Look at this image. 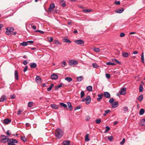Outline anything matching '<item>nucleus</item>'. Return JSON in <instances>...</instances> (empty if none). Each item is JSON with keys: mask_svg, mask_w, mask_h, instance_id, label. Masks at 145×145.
Masks as SVG:
<instances>
[{"mask_svg": "<svg viewBox=\"0 0 145 145\" xmlns=\"http://www.w3.org/2000/svg\"><path fill=\"white\" fill-rule=\"evenodd\" d=\"M63 135V132L60 128L57 129L55 131V136L57 139L61 138Z\"/></svg>", "mask_w": 145, "mask_h": 145, "instance_id": "nucleus-1", "label": "nucleus"}, {"mask_svg": "<svg viewBox=\"0 0 145 145\" xmlns=\"http://www.w3.org/2000/svg\"><path fill=\"white\" fill-rule=\"evenodd\" d=\"M1 137H2V139L1 140V142L2 143L8 142L9 138H8V136H7L3 135H1Z\"/></svg>", "mask_w": 145, "mask_h": 145, "instance_id": "nucleus-2", "label": "nucleus"}, {"mask_svg": "<svg viewBox=\"0 0 145 145\" xmlns=\"http://www.w3.org/2000/svg\"><path fill=\"white\" fill-rule=\"evenodd\" d=\"M6 29L7 30L6 33L7 35H9L11 34V32L14 30V28L12 27L7 28Z\"/></svg>", "mask_w": 145, "mask_h": 145, "instance_id": "nucleus-3", "label": "nucleus"}, {"mask_svg": "<svg viewBox=\"0 0 145 145\" xmlns=\"http://www.w3.org/2000/svg\"><path fill=\"white\" fill-rule=\"evenodd\" d=\"M78 64V61L76 60H71L69 61V65L70 66L77 65Z\"/></svg>", "mask_w": 145, "mask_h": 145, "instance_id": "nucleus-4", "label": "nucleus"}, {"mask_svg": "<svg viewBox=\"0 0 145 145\" xmlns=\"http://www.w3.org/2000/svg\"><path fill=\"white\" fill-rule=\"evenodd\" d=\"M86 103L87 105L89 104L91 101V97L89 95L87 96L86 97Z\"/></svg>", "mask_w": 145, "mask_h": 145, "instance_id": "nucleus-5", "label": "nucleus"}, {"mask_svg": "<svg viewBox=\"0 0 145 145\" xmlns=\"http://www.w3.org/2000/svg\"><path fill=\"white\" fill-rule=\"evenodd\" d=\"M126 88H122L121 90L120 91V93L121 95H124L126 93Z\"/></svg>", "mask_w": 145, "mask_h": 145, "instance_id": "nucleus-6", "label": "nucleus"}, {"mask_svg": "<svg viewBox=\"0 0 145 145\" xmlns=\"http://www.w3.org/2000/svg\"><path fill=\"white\" fill-rule=\"evenodd\" d=\"M55 7V5L54 3H51L50 4L49 7L48 9V11L49 12H51L52 10Z\"/></svg>", "mask_w": 145, "mask_h": 145, "instance_id": "nucleus-7", "label": "nucleus"}, {"mask_svg": "<svg viewBox=\"0 0 145 145\" xmlns=\"http://www.w3.org/2000/svg\"><path fill=\"white\" fill-rule=\"evenodd\" d=\"M74 42L76 44H83L84 43V41L81 39H79L75 40L74 41Z\"/></svg>", "mask_w": 145, "mask_h": 145, "instance_id": "nucleus-8", "label": "nucleus"}, {"mask_svg": "<svg viewBox=\"0 0 145 145\" xmlns=\"http://www.w3.org/2000/svg\"><path fill=\"white\" fill-rule=\"evenodd\" d=\"M104 95L105 97L107 98H109L110 97V94L108 92H105L104 93Z\"/></svg>", "mask_w": 145, "mask_h": 145, "instance_id": "nucleus-9", "label": "nucleus"}, {"mask_svg": "<svg viewBox=\"0 0 145 145\" xmlns=\"http://www.w3.org/2000/svg\"><path fill=\"white\" fill-rule=\"evenodd\" d=\"M103 93H101L99 94L98 95V98L97 99V100L99 101H101V100L102 99L103 97Z\"/></svg>", "mask_w": 145, "mask_h": 145, "instance_id": "nucleus-10", "label": "nucleus"}, {"mask_svg": "<svg viewBox=\"0 0 145 145\" xmlns=\"http://www.w3.org/2000/svg\"><path fill=\"white\" fill-rule=\"evenodd\" d=\"M7 99L6 96L5 95H3L0 98V101L1 102H3L4 101L6 100Z\"/></svg>", "mask_w": 145, "mask_h": 145, "instance_id": "nucleus-11", "label": "nucleus"}, {"mask_svg": "<svg viewBox=\"0 0 145 145\" xmlns=\"http://www.w3.org/2000/svg\"><path fill=\"white\" fill-rule=\"evenodd\" d=\"M58 76L56 74H54L51 75V78L53 80H56L58 78Z\"/></svg>", "mask_w": 145, "mask_h": 145, "instance_id": "nucleus-12", "label": "nucleus"}, {"mask_svg": "<svg viewBox=\"0 0 145 145\" xmlns=\"http://www.w3.org/2000/svg\"><path fill=\"white\" fill-rule=\"evenodd\" d=\"M118 102L117 101L114 102L112 104V107L113 108H115L117 107L118 106Z\"/></svg>", "mask_w": 145, "mask_h": 145, "instance_id": "nucleus-13", "label": "nucleus"}, {"mask_svg": "<svg viewBox=\"0 0 145 145\" xmlns=\"http://www.w3.org/2000/svg\"><path fill=\"white\" fill-rule=\"evenodd\" d=\"M30 66L31 68H34L37 67V65L36 63L33 62L31 63Z\"/></svg>", "mask_w": 145, "mask_h": 145, "instance_id": "nucleus-14", "label": "nucleus"}, {"mask_svg": "<svg viewBox=\"0 0 145 145\" xmlns=\"http://www.w3.org/2000/svg\"><path fill=\"white\" fill-rule=\"evenodd\" d=\"M11 120L8 119H5L4 120V123L6 124H8L11 122Z\"/></svg>", "mask_w": 145, "mask_h": 145, "instance_id": "nucleus-15", "label": "nucleus"}, {"mask_svg": "<svg viewBox=\"0 0 145 145\" xmlns=\"http://www.w3.org/2000/svg\"><path fill=\"white\" fill-rule=\"evenodd\" d=\"M15 78L17 80H18V71L17 70H15L14 72Z\"/></svg>", "mask_w": 145, "mask_h": 145, "instance_id": "nucleus-16", "label": "nucleus"}, {"mask_svg": "<svg viewBox=\"0 0 145 145\" xmlns=\"http://www.w3.org/2000/svg\"><path fill=\"white\" fill-rule=\"evenodd\" d=\"M70 143L69 140H64L63 142V145H69Z\"/></svg>", "mask_w": 145, "mask_h": 145, "instance_id": "nucleus-17", "label": "nucleus"}, {"mask_svg": "<svg viewBox=\"0 0 145 145\" xmlns=\"http://www.w3.org/2000/svg\"><path fill=\"white\" fill-rule=\"evenodd\" d=\"M67 104L68 106V108L69 109V110L70 111L72 110V108L71 106V103L70 102H67Z\"/></svg>", "mask_w": 145, "mask_h": 145, "instance_id": "nucleus-18", "label": "nucleus"}, {"mask_svg": "<svg viewBox=\"0 0 145 145\" xmlns=\"http://www.w3.org/2000/svg\"><path fill=\"white\" fill-rule=\"evenodd\" d=\"M124 11V9L123 8H121V9H119L115 11V12L119 13H122Z\"/></svg>", "mask_w": 145, "mask_h": 145, "instance_id": "nucleus-19", "label": "nucleus"}, {"mask_svg": "<svg viewBox=\"0 0 145 145\" xmlns=\"http://www.w3.org/2000/svg\"><path fill=\"white\" fill-rule=\"evenodd\" d=\"M88 134H87L85 137V141L88 142L89 141V138Z\"/></svg>", "mask_w": 145, "mask_h": 145, "instance_id": "nucleus-20", "label": "nucleus"}, {"mask_svg": "<svg viewBox=\"0 0 145 145\" xmlns=\"http://www.w3.org/2000/svg\"><path fill=\"white\" fill-rule=\"evenodd\" d=\"M54 84H52L50 85V86L47 88V91H49L52 89V88L54 87Z\"/></svg>", "mask_w": 145, "mask_h": 145, "instance_id": "nucleus-21", "label": "nucleus"}, {"mask_svg": "<svg viewBox=\"0 0 145 145\" xmlns=\"http://www.w3.org/2000/svg\"><path fill=\"white\" fill-rule=\"evenodd\" d=\"M140 125L145 126V119H143L140 121Z\"/></svg>", "mask_w": 145, "mask_h": 145, "instance_id": "nucleus-22", "label": "nucleus"}, {"mask_svg": "<svg viewBox=\"0 0 145 145\" xmlns=\"http://www.w3.org/2000/svg\"><path fill=\"white\" fill-rule=\"evenodd\" d=\"M52 107L54 109H56L58 108V106L57 105L55 104H52L51 105Z\"/></svg>", "mask_w": 145, "mask_h": 145, "instance_id": "nucleus-23", "label": "nucleus"}, {"mask_svg": "<svg viewBox=\"0 0 145 145\" xmlns=\"http://www.w3.org/2000/svg\"><path fill=\"white\" fill-rule=\"evenodd\" d=\"M63 84L62 83L60 84L59 85L55 87V90H57L59 89V88L62 86Z\"/></svg>", "mask_w": 145, "mask_h": 145, "instance_id": "nucleus-24", "label": "nucleus"}, {"mask_svg": "<svg viewBox=\"0 0 145 145\" xmlns=\"http://www.w3.org/2000/svg\"><path fill=\"white\" fill-rule=\"evenodd\" d=\"M41 80V79L40 77L39 76H37L36 77L35 80L37 82H38L40 81Z\"/></svg>", "mask_w": 145, "mask_h": 145, "instance_id": "nucleus-25", "label": "nucleus"}, {"mask_svg": "<svg viewBox=\"0 0 145 145\" xmlns=\"http://www.w3.org/2000/svg\"><path fill=\"white\" fill-rule=\"evenodd\" d=\"M129 54L126 52H123L122 53V55L124 57H128Z\"/></svg>", "mask_w": 145, "mask_h": 145, "instance_id": "nucleus-26", "label": "nucleus"}, {"mask_svg": "<svg viewBox=\"0 0 145 145\" xmlns=\"http://www.w3.org/2000/svg\"><path fill=\"white\" fill-rule=\"evenodd\" d=\"M87 90L89 91H91L92 90V87L91 86H89L86 87Z\"/></svg>", "mask_w": 145, "mask_h": 145, "instance_id": "nucleus-27", "label": "nucleus"}, {"mask_svg": "<svg viewBox=\"0 0 145 145\" xmlns=\"http://www.w3.org/2000/svg\"><path fill=\"white\" fill-rule=\"evenodd\" d=\"M65 80L68 82H70L72 80V79L70 77H67L65 78Z\"/></svg>", "mask_w": 145, "mask_h": 145, "instance_id": "nucleus-28", "label": "nucleus"}, {"mask_svg": "<svg viewBox=\"0 0 145 145\" xmlns=\"http://www.w3.org/2000/svg\"><path fill=\"white\" fill-rule=\"evenodd\" d=\"M144 112V110L143 108H141L140 109L139 111V114L140 115H143Z\"/></svg>", "mask_w": 145, "mask_h": 145, "instance_id": "nucleus-29", "label": "nucleus"}, {"mask_svg": "<svg viewBox=\"0 0 145 145\" xmlns=\"http://www.w3.org/2000/svg\"><path fill=\"white\" fill-rule=\"evenodd\" d=\"M27 42H23L22 43H21L20 44V46H27Z\"/></svg>", "mask_w": 145, "mask_h": 145, "instance_id": "nucleus-30", "label": "nucleus"}, {"mask_svg": "<svg viewBox=\"0 0 145 145\" xmlns=\"http://www.w3.org/2000/svg\"><path fill=\"white\" fill-rule=\"evenodd\" d=\"M143 95H141L138 97L137 99L140 101H142L143 99Z\"/></svg>", "mask_w": 145, "mask_h": 145, "instance_id": "nucleus-31", "label": "nucleus"}, {"mask_svg": "<svg viewBox=\"0 0 145 145\" xmlns=\"http://www.w3.org/2000/svg\"><path fill=\"white\" fill-rule=\"evenodd\" d=\"M141 61L143 63H144V55L143 52L142 53L141 56Z\"/></svg>", "mask_w": 145, "mask_h": 145, "instance_id": "nucleus-32", "label": "nucleus"}, {"mask_svg": "<svg viewBox=\"0 0 145 145\" xmlns=\"http://www.w3.org/2000/svg\"><path fill=\"white\" fill-rule=\"evenodd\" d=\"M60 105L61 106L63 107L64 108H66L67 107V105L66 104L62 103H60Z\"/></svg>", "mask_w": 145, "mask_h": 145, "instance_id": "nucleus-33", "label": "nucleus"}, {"mask_svg": "<svg viewBox=\"0 0 145 145\" xmlns=\"http://www.w3.org/2000/svg\"><path fill=\"white\" fill-rule=\"evenodd\" d=\"M63 40V41L64 42L68 43H70L71 42V41H70L67 38L64 39Z\"/></svg>", "mask_w": 145, "mask_h": 145, "instance_id": "nucleus-34", "label": "nucleus"}, {"mask_svg": "<svg viewBox=\"0 0 145 145\" xmlns=\"http://www.w3.org/2000/svg\"><path fill=\"white\" fill-rule=\"evenodd\" d=\"M83 78L82 76H80L77 78V81L78 82H80L82 81Z\"/></svg>", "mask_w": 145, "mask_h": 145, "instance_id": "nucleus-35", "label": "nucleus"}, {"mask_svg": "<svg viewBox=\"0 0 145 145\" xmlns=\"http://www.w3.org/2000/svg\"><path fill=\"white\" fill-rule=\"evenodd\" d=\"M21 139L24 142H26L27 141V138L25 137H23L21 136Z\"/></svg>", "mask_w": 145, "mask_h": 145, "instance_id": "nucleus-36", "label": "nucleus"}, {"mask_svg": "<svg viewBox=\"0 0 145 145\" xmlns=\"http://www.w3.org/2000/svg\"><path fill=\"white\" fill-rule=\"evenodd\" d=\"M106 64L108 65H116V63L109 61L106 63Z\"/></svg>", "mask_w": 145, "mask_h": 145, "instance_id": "nucleus-37", "label": "nucleus"}, {"mask_svg": "<svg viewBox=\"0 0 145 145\" xmlns=\"http://www.w3.org/2000/svg\"><path fill=\"white\" fill-rule=\"evenodd\" d=\"M123 111L125 112V113L128 110V108L127 106H125L123 108Z\"/></svg>", "mask_w": 145, "mask_h": 145, "instance_id": "nucleus-38", "label": "nucleus"}, {"mask_svg": "<svg viewBox=\"0 0 145 145\" xmlns=\"http://www.w3.org/2000/svg\"><path fill=\"white\" fill-rule=\"evenodd\" d=\"M92 11V10L91 9L88 10L87 9L84 10H82V11L83 12H90Z\"/></svg>", "mask_w": 145, "mask_h": 145, "instance_id": "nucleus-39", "label": "nucleus"}, {"mask_svg": "<svg viewBox=\"0 0 145 145\" xmlns=\"http://www.w3.org/2000/svg\"><path fill=\"white\" fill-rule=\"evenodd\" d=\"M110 129V128L108 126H106V130H105L104 133H106Z\"/></svg>", "mask_w": 145, "mask_h": 145, "instance_id": "nucleus-40", "label": "nucleus"}, {"mask_svg": "<svg viewBox=\"0 0 145 145\" xmlns=\"http://www.w3.org/2000/svg\"><path fill=\"white\" fill-rule=\"evenodd\" d=\"M33 102H29L28 103V106L30 107H31L33 105Z\"/></svg>", "mask_w": 145, "mask_h": 145, "instance_id": "nucleus-41", "label": "nucleus"}, {"mask_svg": "<svg viewBox=\"0 0 145 145\" xmlns=\"http://www.w3.org/2000/svg\"><path fill=\"white\" fill-rule=\"evenodd\" d=\"M93 50L94 52H98L100 51V49L99 48H93Z\"/></svg>", "mask_w": 145, "mask_h": 145, "instance_id": "nucleus-42", "label": "nucleus"}, {"mask_svg": "<svg viewBox=\"0 0 145 145\" xmlns=\"http://www.w3.org/2000/svg\"><path fill=\"white\" fill-rule=\"evenodd\" d=\"M80 95H81V96H80L81 98H82L84 96V91H82L81 92Z\"/></svg>", "mask_w": 145, "mask_h": 145, "instance_id": "nucleus-43", "label": "nucleus"}, {"mask_svg": "<svg viewBox=\"0 0 145 145\" xmlns=\"http://www.w3.org/2000/svg\"><path fill=\"white\" fill-rule=\"evenodd\" d=\"M92 66L94 68H97L99 67L98 65L96 63H93L92 64Z\"/></svg>", "mask_w": 145, "mask_h": 145, "instance_id": "nucleus-44", "label": "nucleus"}, {"mask_svg": "<svg viewBox=\"0 0 145 145\" xmlns=\"http://www.w3.org/2000/svg\"><path fill=\"white\" fill-rule=\"evenodd\" d=\"M101 121V120L100 119H97L95 120V122L99 124Z\"/></svg>", "mask_w": 145, "mask_h": 145, "instance_id": "nucleus-45", "label": "nucleus"}, {"mask_svg": "<svg viewBox=\"0 0 145 145\" xmlns=\"http://www.w3.org/2000/svg\"><path fill=\"white\" fill-rule=\"evenodd\" d=\"M66 63L65 61H62L61 63V66L62 67H64L66 65Z\"/></svg>", "mask_w": 145, "mask_h": 145, "instance_id": "nucleus-46", "label": "nucleus"}, {"mask_svg": "<svg viewBox=\"0 0 145 145\" xmlns=\"http://www.w3.org/2000/svg\"><path fill=\"white\" fill-rule=\"evenodd\" d=\"M143 87L142 86H141V85H140V87H139V92H142L143 91Z\"/></svg>", "mask_w": 145, "mask_h": 145, "instance_id": "nucleus-47", "label": "nucleus"}, {"mask_svg": "<svg viewBox=\"0 0 145 145\" xmlns=\"http://www.w3.org/2000/svg\"><path fill=\"white\" fill-rule=\"evenodd\" d=\"M114 100V99L113 98H112L109 100V102L110 103L112 104L114 102H113Z\"/></svg>", "mask_w": 145, "mask_h": 145, "instance_id": "nucleus-48", "label": "nucleus"}, {"mask_svg": "<svg viewBox=\"0 0 145 145\" xmlns=\"http://www.w3.org/2000/svg\"><path fill=\"white\" fill-rule=\"evenodd\" d=\"M125 142V138H123V139L122 141L120 142V144L121 145H123L124 144Z\"/></svg>", "mask_w": 145, "mask_h": 145, "instance_id": "nucleus-49", "label": "nucleus"}, {"mask_svg": "<svg viewBox=\"0 0 145 145\" xmlns=\"http://www.w3.org/2000/svg\"><path fill=\"white\" fill-rule=\"evenodd\" d=\"M115 60V61L116 62V63L120 65L121 64V63L120 61H119L118 60H117L116 59H114Z\"/></svg>", "mask_w": 145, "mask_h": 145, "instance_id": "nucleus-50", "label": "nucleus"}, {"mask_svg": "<svg viewBox=\"0 0 145 145\" xmlns=\"http://www.w3.org/2000/svg\"><path fill=\"white\" fill-rule=\"evenodd\" d=\"M108 139L110 141H111L113 139V137L112 136L107 137Z\"/></svg>", "mask_w": 145, "mask_h": 145, "instance_id": "nucleus-51", "label": "nucleus"}, {"mask_svg": "<svg viewBox=\"0 0 145 145\" xmlns=\"http://www.w3.org/2000/svg\"><path fill=\"white\" fill-rule=\"evenodd\" d=\"M120 1H115L114 2V4L116 5H119L120 4Z\"/></svg>", "mask_w": 145, "mask_h": 145, "instance_id": "nucleus-52", "label": "nucleus"}, {"mask_svg": "<svg viewBox=\"0 0 145 145\" xmlns=\"http://www.w3.org/2000/svg\"><path fill=\"white\" fill-rule=\"evenodd\" d=\"M125 35V34L124 33H120V36L121 37H124Z\"/></svg>", "mask_w": 145, "mask_h": 145, "instance_id": "nucleus-53", "label": "nucleus"}, {"mask_svg": "<svg viewBox=\"0 0 145 145\" xmlns=\"http://www.w3.org/2000/svg\"><path fill=\"white\" fill-rule=\"evenodd\" d=\"M35 32H39L41 34H43L44 33V32L40 30H37L35 31Z\"/></svg>", "mask_w": 145, "mask_h": 145, "instance_id": "nucleus-54", "label": "nucleus"}, {"mask_svg": "<svg viewBox=\"0 0 145 145\" xmlns=\"http://www.w3.org/2000/svg\"><path fill=\"white\" fill-rule=\"evenodd\" d=\"M106 78H110V75L108 74H106Z\"/></svg>", "mask_w": 145, "mask_h": 145, "instance_id": "nucleus-55", "label": "nucleus"}, {"mask_svg": "<svg viewBox=\"0 0 145 145\" xmlns=\"http://www.w3.org/2000/svg\"><path fill=\"white\" fill-rule=\"evenodd\" d=\"M23 63L24 65H25L28 63V62L27 61L24 60Z\"/></svg>", "mask_w": 145, "mask_h": 145, "instance_id": "nucleus-56", "label": "nucleus"}, {"mask_svg": "<svg viewBox=\"0 0 145 145\" xmlns=\"http://www.w3.org/2000/svg\"><path fill=\"white\" fill-rule=\"evenodd\" d=\"M10 98L11 99H14L15 97L16 96L15 95H12L10 96Z\"/></svg>", "mask_w": 145, "mask_h": 145, "instance_id": "nucleus-57", "label": "nucleus"}, {"mask_svg": "<svg viewBox=\"0 0 145 145\" xmlns=\"http://www.w3.org/2000/svg\"><path fill=\"white\" fill-rule=\"evenodd\" d=\"M49 42H52L53 40V39L52 37H51L48 40Z\"/></svg>", "mask_w": 145, "mask_h": 145, "instance_id": "nucleus-58", "label": "nucleus"}, {"mask_svg": "<svg viewBox=\"0 0 145 145\" xmlns=\"http://www.w3.org/2000/svg\"><path fill=\"white\" fill-rule=\"evenodd\" d=\"M110 111L109 110H106L105 111V112L106 113V114H107L110 112Z\"/></svg>", "mask_w": 145, "mask_h": 145, "instance_id": "nucleus-59", "label": "nucleus"}, {"mask_svg": "<svg viewBox=\"0 0 145 145\" xmlns=\"http://www.w3.org/2000/svg\"><path fill=\"white\" fill-rule=\"evenodd\" d=\"M54 42H55V44L57 43L59 44H60V43L57 40H54Z\"/></svg>", "mask_w": 145, "mask_h": 145, "instance_id": "nucleus-60", "label": "nucleus"}, {"mask_svg": "<svg viewBox=\"0 0 145 145\" xmlns=\"http://www.w3.org/2000/svg\"><path fill=\"white\" fill-rule=\"evenodd\" d=\"M21 113H22L21 111L20 110H18V112L17 113V114L18 115H19L21 114Z\"/></svg>", "mask_w": 145, "mask_h": 145, "instance_id": "nucleus-61", "label": "nucleus"}, {"mask_svg": "<svg viewBox=\"0 0 145 145\" xmlns=\"http://www.w3.org/2000/svg\"><path fill=\"white\" fill-rule=\"evenodd\" d=\"M80 106H77V107H76L74 109V110H78V109H80Z\"/></svg>", "mask_w": 145, "mask_h": 145, "instance_id": "nucleus-62", "label": "nucleus"}, {"mask_svg": "<svg viewBox=\"0 0 145 145\" xmlns=\"http://www.w3.org/2000/svg\"><path fill=\"white\" fill-rule=\"evenodd\" d=\"M27 68H28L27 66H26L24 69V72H25V71H26L27 69Z\"/></svg>", "mask_w": 145, "mask_h": 145, "instance_id": "nucleus-63", "label": "nucleus"}, {"mask_svg": "<svg viewBox=\"0 0 145 145\" xmlns=\"http://www.w3.org/2000/svg\"><path fill=\"white\" fill-rule=\"evenodd\" d=\"M90 117L89 116H87L86 117V120L87 121H88L90 120Z\"/></svg>", "mask_w": 145, "mask_h": 145, "instance_id": "nucleus-64", "label": "nucleus"}]
</instances>
